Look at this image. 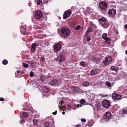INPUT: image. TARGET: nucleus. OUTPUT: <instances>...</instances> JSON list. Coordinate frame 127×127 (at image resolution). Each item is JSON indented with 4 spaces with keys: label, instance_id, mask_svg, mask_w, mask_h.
<instances>
[{
    "label": "nucleus",
    "instance_id": "f257e3e1",
    "mask_svg": "<svg viewBox=\"0 0 127 127\" xmlns=\"http://www.w3.org/2000/svg\"><path fill=\"white\" fill-rule=\"evenodd\" d=\"M70 32V30L67 28H63L61 30L62 35L64 37L69 36Z\"/></svg>",
    "mask_w": 127,
    "mask_h": 127
},
{
    "label": "nucleus",
    "instance_id": "f03ea898",
    "mask_svg": "<svg viewBox=\"0 0 127 127\" xmlns=\"http://www.w3.org/2000/svg\"><path fill=\"white\" fill-rule=\"evenodd\" d=\"M100 24L105 28H107L108 25V24L105 21V18H102L100 20Z\"/></svg>",
    "mask_w": 127,
    "mask_h": 127
},
{
    "label": "nucleus",
    "instance_id": "7ed1b4c3",
    "mask_svg": "<svg viewBox=\"0 0 127 127\" xmlns=\"http://www.w3.org/2000/svg\"><path fill=\"white\" fill-rule=\"evenodd\" d=\"M102 37L103 39L105 40V43L109 44L110 43V40L109 38L107 37V34L106 33H104L102 35Z\"/></svg>",
    "mask_w": 127,
    "mask_h": 127
},
{
    "label": "nucleus",
    "instance_id": "20e7f679",
    "mask_svg": "<svg viewBox=\"0 0 127 127\" xmlns=\"http://www.w3.org/2000/svg\"><path fill=\"white\" fill-rule=\"evenodd\" d=\"M112 60L111 57H108L105 58L103 62V63L105 65L111 63Z\"/></svg>",
    "mask_w": 127,
    "mask_h": 127
},
{
    "label": "nucleus",
    "instance_id": "39448f33",
    "mask_svg": "<svg viewBox=\"0 0 127 127\" xmlns=\"http://www.w3.org/2000/svg\"><path fill=\"white\" fill-rule=\"evenodd\" d=\"M99 5L100 8L103 10H105L107 7L106 3L103 1L99 3Z\"/></svg>",
    "mask_w": 127,
    "mask_h": 127
},
{
    "label": "nucleus",
    "instance_id": "423d86ee",
    "mask_svg": "<svg viewBox=\"0 0 127 127\" xmlns=\"http://www.w3.org/2000/svg\"><path fill=\"white\" fill-rule=\"evenodd\" d=\"M61 48V46L60 43L56 44L54 47V50L55 52H57L60 51Z\"/></svg>",
    "mask_w": 127,
    "mask_h": 127
},
{
    "label": "nucleus",
    "instance_id": "0eeeda50",
    "mask_svg": "<svg viewBox=\"0 0 127 127\" xmlns=\"http://www.w3.org/2000/svg\"><path fill=\"white\" fill-rule=\"evenodd\" d=\"M111 114L110 112H106L105 113L103 118L106 120L110 119L111 117Z\"/></svg>",
    "mask_w": 127,
    "mask_h": 127
},
{
    "label": "nucleus",
    "instance_id": "6e6552de",
    "mask_svg": "<svg viewBox=\"0 0 127 127\" xmlns=\"http://www.w3.org/2000/svg\"><path fill=\"white\" fill-rule=\"evenodd\" d=\"M71 14V10H70L65 11L63 16L64 18L66 19L69 17Z\"/></svg>",
    "mask_w": 127,
    "mask_h": 127
},
{
    "label": "nucleus",
    "instance_id": "1a4fd4ad",
    "mask_svg": "<svg viewBox=\"0 0 127 127\" xmlns=\"http://www.w3.org/2000/svg\"><path fill=\"white\" fill-rule=\"evenodd\" d=\"M42 13L40 11H37L35 13V17L38 19H39L41 18L42 16Z\"/></svg>",
    "mask_w": 127,
    "mask_h": 127
},
{
    "label": "nucleus",
    "instance_id": "9d476101",
    "mask_svg": "<svg viewBox=\"0 0 127 127\" xmlns=\"http://www.w3.org/2000/svg\"><path fill=\"white\" fill-rule=\"evenodd\" d=\"M102 103L104 107L106 108H108L110 105V102L108 100H104L102 102Z\"/></svg>",
    "mask_w": 127,
    "mask_h": 127
},
{
    "label": "nucleus",
    "instance_id": "9b49d317",
    "mask_svg": "<svg viewBox=\"0 0 127 127\" xmlns=\"http://www.w3.org/2000/svg\"><path fill=\"white\" fill-rule=\"evenodd\" d=\"M116 13V10L113 9H111L109 10L108 12V14L111 16L114 15Z\"/></svg>",
    "mask_w": 127,
    "mask_h": 127
},
{
    "label": "nucleus",
    "instance_id": "f8f14e48",
    "mask_svg": "<svg viewBox=\"0 0 127 127\" xmlns=\"http://www.w3.org/2000/svg\"><path fill=\"white\" fill-rule=\"evenodd\" d=\"M112 97L113 98L117 100H119L120 99L121 97L120 95L114 93H113L112 94Z\"/></svg>",
    "mask_w": 127,
    "mask_h": 127
},
{
    "label": "nucleus",
    "instance_id": "ddd939ff",
    "mask_svg": "<svg viewBox=\"0 0 127 127\" xmlns=\"http://www.w3.org/2000/svg\"><path fill=\"white\" fill-rule=\"evenodd\" d=\"M59 83V81L58 80H54L51 81L49 83V84L53 85L57 84Z\"/></svg>",
    "mask_w": 127,
    "mask_h": 127
},
{
    "label": "nucleus",
    "instance_id": "4468645a",
    "mask_svg": "<svg viewBox=\"0 0 127 127\" xmlns=\"http://www.w3.org/2000/svg\"><path fill=\"white\" fill-rule=\"evenodd\" d=\"M58 59L60 62H63L65 60V58L63 56H59L58 57Z\"/></svg>",
    "mask_w": 127,
    "mask_h": 127
},
{
    "label": "nucleus",
    "instance_id": "2eb2a0df",
    "mask_svg": "<svg viewBox=\"0 0 127 127\" xmlns=\"http://www.w3.org/2000/svg\"><path fill=\"white\" fill-rule=\"evenodd\" d=\"M98 73V70L96 69L92 70L90 72L91 75H93L97 74Z\"/></svg>",
    "mask_w": 127,
    "mask_h": 127
},
{
    "label": "nucleus",
    "instance_id": "dca6fc26",
    "mask_svg": "<svg viewBox=\"0 0 127 127\" xmlns=\"http://www.w3.org/2000/svg\"><path fill=\"white\" fill-rule=\"evenodd\" d=\"M37 45L35 43H33L31 46V50L32 52H34L35 50V48Z\"/></svg>",
    "mask_w": 127,
    "mask_h": 127
},
{
    "label": "nucleus",
    "instance_id": "f3484780",
    "mask_svg": "<svg viewBox=\"0 0 127 127\" xmlns=\"http://www.w3.org/2000/svg\"><path fill=\"white\" fill-rule=\"evenodd\" d=\"M49 88L47 86H45L43 89V91L44 92L47 93L49 91Z\"/></svg>",
    "mask_w": 127,
    "mask_h": 127
},
{
    "label": "nucleus",
    "instance_id": "a211bd4d",
    "mask_svg": "<svg viewBox=\"0 0 127 127\" xmlns=\"http://www.w3.org/2000/svg\"><path fill=\"white\" fill-rule=\"evenodd\" d=\"M93 61H94L97 63L100 62L101 61L100 59L99 58H93Z\"/></svg>",
    "mask_w": 127,
    "mask_h": 127
},
{
    "label": "nucleus",
    "instance_id": "6ab92c4d",
    "mask_svg": "<svg viewBox=\"0 0 127 127\" xmlns=\"http://www.w3.org/2000/svg\"><path fill=\"white\" fill-rule=\"evenodd\" d=\"M67 106L68 108V110H73L74 111L75 110L74 108L71 105L69 104L67 105Z\"/></svg>",
    "mask_w": 127,
    "mask_h": 127
},
{
    "label": "nucleus",
    "instance_id": "aec40b11",
    "mask_svg": "<svg viewBox=\"0 0 127 127\" xmlns=\"http://www.w3.org/2000/svg\"><path fill=\"white\" fill-rule=\"evenodd\" d=\"M28 64H30V66L31 67H32L34 64V63L33 62L31 61H27V62Z\"/></svg>",
    "mask_w": 127,
    "mask_h": 127
},
{
    "label": "nucleus",
    "instance_id": "412c9836",
    "mask_svg": "<svg viewBox=\"0 0 127 127\" xmlns=\"http://www.w3.org/2000/svg\"><path fill=\"white\" fill-rule=\"evenodd\" d=\"M123 114H127V108H123L122 110Z\"/></svg>",
    "mask_w": 127,
    "mask_h": 127
},
{
    "label": "nucleus",
    "instance_id": "4be33fe9",
    "mask_svg": "<svg viewBox=\"0 0 127 127\" xmlns=\"http://www.w3.org/2000/svg\"><path fill=\"white\" fill-rule=\"evenodd\" d=\"M93 10L90 7H87V11L88 13L89 14L91 13L92 12Z\"/></svg>",
    "mask_w": 127,
    "mask_h": 127
},
{
    "label": "nucleus",
    "instance_id": "5701e85b",
    "mask_svg": "<svg viewBox=\"0 0 127 127\" xmlns=\"http://www.w3.org/2000/svg\"><path fill=\"white\" fill-rule=\"evenodd\" d=\"M92 31V29L90 28H89L87 29V30L86 32L85 36H87V34L89 32Z\"/></svg>",
    "mask_w": 127,
    "mask_h": 127
},
{
    "label": "nucleus",
    "instance_id": "b1692460",
    "mask_svg": "<svg viewBox=\"0 0 127 127\" xmlns=\"http://www.w3.org/2000/svg\"><path fill=\"white\" fill-rule=\"evenodd\" d=\"M83 85L84 86L86 87L89 85V83L87 81H85L83 83Z\"/></svg>",
    "mask_w": 127,
    "mask_h": 127
},
{
    "label": "nucleus",
    "instance_id": "393cba45",
    "mask_svg": "<svg viewBox=\"0 0 127 127\" xmlns=\"http://www.w3.org/2000/svg\"><path fill=\"white\" fill-rule=\"evenodd\" d=\"M105 84L107 86L109 87H110L111 86V84L109 81H106L105 83Z\"/></svg>",
    "mask_w": 127,
    "mask_h": 127
},
{
    "label": "nucleus",
    "instance_id": "a878e982",
    "mask_svg": "<svg viewBox=\"0 0 127 127\" xmlns=\"http://www.w3.org/2000/svg\"><path fill=\"white\" fill-rule=\"evenodd\" d=\"M28 115V114L27 112H24L22 113V116L24 117H26Z\"/></svg>",
    "mask_w": 127,
    "mask_h": 127
},
{
    "label": "nucleus",
    "instance_id": "bb28decb",
    "mask_svg": "<svg viewBox=\"0 0 127 127\" xmlns=\"http://www.w3.org/2000/svg\"><path fill=\"white\" fill-rule=\"evenodd\" d=\"M8 63V61L6 60H4L2 62L3 64L4 65Z\"/></svg>",
    "mask_w": 127,
    "mask_h": 127
},
{
    "label": "nucleus",
    "instance_id": "cd10ccee",
    "mask_svg": "<svg viewBox=\"0 0 127 127\" xmlns=\"http://www.w3.org/2000/svg\"><path fill=\"white\" fill-rule=\"evenodd\" d=\"M80 64L81 65L83 66H85L86 65V63L83 61L81 62L80 63Z\"/></svg>",
    "mask_w": 127,
    "mask_h": 127
},
{
    "label": "nucleus",
    "instance_id": "c85d7f7f",
    "mask_svg": "<svg viewBox=\"0 0 127 127\" xmlns=\"http://www.w3.org/2000/svg\"><path fill=\"white\" fill-rule=\"evenodd\" d=\"M23 66L25 68H27L28 67V65L26 63H23Z\"/></svg>",
    "mask_w": 127,
    "mask_h": 127
},
{
    "label": "nucleus",
    "instance_id": "c756f323",
    "mask_svg": "<svg viewBox=\"0 0 127 127\" xmlns=\"http://www.w3.org/2000/svg\"><path fill=\"white\" fill-rule=\"evenodd\" d=\"M85 100L83 99H82L80 101V103L81 104H83L85 102Z\"/></svg>",
    "mask_w": 127,
    "mask_h": 127
},
{
    "label": "nucleus",
    "instance_id": "7c9ffc66",
    "mask_svg": "<svg viewBox=\"0 0 127 127\" xmlns=\"http://www.w3.org/2000/svg\"><path fill=\"white\" fill-rule=\"evenodd\" d=\"M81 26H80L78 25L75 27V29L76 30H78L80 28Z\"/></svg>",
    "mask_w": 127,
    "mask_h": 127
},
{
    "label": "nucleus",
    "instance_id": "2f4dec72",
    "mask_svg": "<svg viewBox=\"0 0 127 127\" xmlns=\"http://www.w3.org/2000/svg\"><path fill=\"white\" fill-rule=\"evenodd\" d=\"M49 122L47 121L45 123V125L46 127H48L49 125Z\"/></svg>",
    "mask_w": 127,
    "mask_h": 127
},
{
    "label": "nucleus",
    "instance_id": "473e14b6",
    "mask_svg": "<svg viewBox=\"0 0 127 127\" xmlns=\"http://www.w3.org/2000/svg\"><path fill=\"white\" fill-rule=\"evenodd\" d=\"M30 75L31 77H32L34 75V73L32 71H31L30 72Z\"/></svg>",
    "mask_w": 127,
    "mask_h": 127
},
{
    "label": "nucleus",
    "instance_id": "72a5a7b5",
    "mask_svg": "<svg viewBox=\"0 0 127 127\" xmlns=\"http://www.w3.org/2000/svg\"><path fill=\"white\" fill-rule=\"evenodd\" d=\"M74 88L75 90V92H79V91H78V90H77V91L76 90H79V88L78 87H74Z\"/></svg>",
    "mask_w": 127,
    "mask_h": 127
},
{
    "label": "nucleus",
    "instance_id": "f704fd0d",
    "mask_svg": "<svg viewBox=\"0 0 127 127\" xmlns=\"http://www.w3.org/2000/svg\"><path fill=\"white\" fill-rule=\"evenodd\" d=\"M37 4L39 5L42 2V1H41L40 0H37Z\"/></svg>",
    "mask_w": 127,
    "mask_h": 127
},
{
    "label": "nucleus",
    "instance_id": "c9c22d12",
    "mask_svg": "<svg viewBox=\"0 0 127 127\" xmlns=\"http://www.w3.org/2000/svg\"><path fill=\"white\" fill-rule=\"evenodd\" d=\"M75 23L74 22H72L71 24V26L72 27H73L75 25Z\"/></svg>",
    "mask_w": 127,
    "mask_h": 127
},
{
    "label": "nucleus",
    "instance_id": "e433bc0d",
    "mask_svg": "<svg viewBox=\"0 0 127 127\" xmlns=\"http://www.w3.org/2000/svg\"><path fill=\"white\" fill-rule=\"evenodd\" d=\"M21 27L23 29H24V30H25L26 29V26L25 25H21Z\"/></svg>",
    "mask_w": 127,
    "mask_h": 127
},
{
    "label": "nucleus",
    "instance_id": "4c0bfd02",
    "mask_svg": "<svg viewBox=\"0 0 127 127\" xmlns=\"http://www.w3.org/2000/svg\"><path fill=\"white\" fill-rule=\"evenodd\" d=\"M40 60L42 62L45 61L44 58L43 57H41L40 59Z\"/></svg>",
    "mask_w": 127,
    "mask_h": 127
},
{
    "label": "nucleus",
    "instance_id": "58836bf2",
    "mask_svg": "<svg viewBox=\"0 0 127 127\" xmlns=\"http://www.w3.org/2000/svg\"><path fill=\"white\" fill-rule=\"evenodd\" d=\"M76 106H77V107L78 108H79V107H81L82 105L81 104H77L76 105Z\"/></svg>",
    "mask_w": 127,
    "mask_h": 127
},
{
    "label": "nucleus",
    "instance_id": "ea45409f",
    "mask_svg": "<svg viewBox=\"0 0 127 127\" xmlns=\"http://www.w3.org/2000/svg\"><path fill=\"white\" fill-rule=\"evenodd\" d=\"M17 73H20L21 74H22L23 73V72L22 71H20L19 70H17Z\"/></svg>",
    "mask_w": 127,
    "mask_h": 127
},
{
    "label": "nucleus",
    "instance_id": "a19ab883",
    "mask_svg": "<svg viewBox=\"0 0 127 127\" xmlns=\"http://www.w3.org/2000/svg\"><path fill=\"white\" fill-rule=\"evenodd\" d=\"M81 121L82 122H86V120L84 119H81Z\"/></svg>",
    "mask_w": 127,
    "mask_h": 127
},
{
    "label": "nucleus",
    "instance_id": "79ce46f5",
    "mask_svg": "<svg viewBox=\"0 0 127 127\" xmlns=\"http://www.w3.org/2000/svg\"><path fill=\"white\" fill-rule=\"evenodd\" d=\"M64 103V101L63 100H61L60 102H59V104L61 105H62V104L63 103Z\"/></svg>",
    "mask_w": 127,
    "mask_h": 127
},
{
    "label": "nucleus",
    "instance_id": "37998d69",
    "mask_svg": "<svg viewBox=\"0 0 127 127\" xmlns=\"http://www.w3.org/2000/svg\"><path fill=\"white\" fill-rule=\"evenodd\" d=\"M5 100L3 98H0V101H3Z\"/></svg>",
    "mask_w": 127,
    "mask_h": 127
},
{
    "label": "nucleus",
    "instance_id": "c03bdc74",
    "mask_svg": "<svg viewBox=\"0 0 127 127\" xmlns=\"http://www.w3.org/2000/svg\"><path fill=\"white\" fill-rule=\"evenodd\" d=\"M90 40V37H87V40L88 41H89Z\"/></svg>",
    "mask_w": 127,
    "mask_h": 127
},
{
    "label": "nucleus",
    "instance_id": "a18cd8bd",
    "mask_svg": "<svg viewBox=\"0 0 127 127\" xmlns=\"http://www.w3.org/2000/svg\"><path fill=\"white\" fill-rule=\"evenodd\" d=\"M57 112V111H56L54 112L52 114H55V115Z\"/></svg>",
    "mask_w": 127,
    "mask_h": 127
},
{
    "label": "nucleus",
    "instance_id": "49530a36",
    "mask_svg": "<svg viewBox=\"0 0 127 127\" xmlns=\"http://www.w3.org/2000/svg\"><path fill=\"white\" fill-rule=\"evenodd\" d=\"M125 27L126 29H127V24L125 25Z\"/></svg>",
    "mask_w": 127,
    "mask_h": 127
},
{
    "label": "nucleus",
    "instance_id": "de8ad7c7",
    "mask_svg": "<svg viewBox=\"0 0 127 127\" xmlns=\"http://www.w3.org/2000/svg\"><path fill=\"white\" fill-rule=\"evenodd\" d=\"M28 32H27L26 33H24L23 34L24 35H26V34H28Z\"/></svg>",
    "mask_w": 127,
    "mask_h": 127
},
{
    "label": "nucleus",
    "instance_id": "09e8293b",
    "mask_svg": "<svg viewBox=\"0 0 127 127\" xmlns=\"http://www.w3.org/2000/svg\"><path fill=\"white\" fill-rule=\"evenodd\" d=\"M23 121L22 120H21L20 121V123H22L23 122Z\"/></svg>",
    "mask_w": 127,
    "mask_h": 127
},
{
    "label": "nucleus",
    "instance_id": "8fccbe9b",
    "mask_svg": "<svg viewBox=\"0 0 127 127\" xmlns=\"http://www.w3.org/2000/svg\"><path fill=\"white\" fill-rule=\"evenodd\" d=\"M33 122L35 124V125L36 124V121H35L34 120H33Z\"/></svg>",
    "mask_w": 127,
    "mask_h": 127
},
{
    "label": "nucleus",
    "instance_id": "3c124183",
    "mask_svg": "<svg viewBox=\"0 0 127 127\" xmlns=\"http://www.w3.org/2000/svg\"><path fill=\"white\" fill-rule=\"evenodd\" d=\"M114 66H112L111 67V69L112 70H113V69L114 68Z\"/></svg>",
    "mask_w": 127,
    "mask_h": 127
},
{
    "label": "nucleus",
    "instance_id": "603ef678",
    "mask_svg": "<svg viewBox=\"0 0 127 127\" xmlns=\"http://www.w3.org/2000/svg\"><path fill=\"white\" fill-rule=\"evenodd\" d=\"M59 108L60 109H62L63 108V107L62 106H59Z\"/></svg>",
    "mask_w": 127,
    "mask_h": 127
},
{
    "label": "nucleus",
    "instance_id": "864d4df0",
    "mask_svg": "<svg viewBox=\"0 0 127 127\" xmlns=\"http://www.w3.org/2000/svg\"><path fill=\"white\" fill-rule=\"evenodd\" d=\"M62 113L63 115H64L65 114V112H64L63 111Z\"/></svg>",
    "mask_w": 127,
    "mask_h": 127
},
{
    "label": "nucleus",
    "instance_id": "5fc2aeb1",
    "mask_svg": "<svg viewBox=\"0 0 127 127\" xmlns=\"http://www.w3.org/2000/svg\"><path fill=\"white\" fill-rule=\"evenodd\" d=\"M125 53L127 55V51H126Z\"/></svg>",
    "mask_w": 127,
    "mask_h": 127
},
{
    "label": "nucleus",
    "instance_id": "6e6d98bb",
    "mask_svg": "<svg viewBox=\"0 0 127 127\" xmlns=\"http://www.w3.org/2000/svg\"><path fill=\"white\" fill-rule=\"evenodd\" d=\"M80 127V126H79V127H78V126H76V127Z\"/></svg>",
    "mask_w": 127,
    "mask_h": 127
},
{
    "label": "nucleus",
    "instance_id": "4d7b16f0",
    "mask_svg": "<svg viewBox=\"0 0 127 127\" xmlns=\"http://www.w3.org/2000/svg\"><path fill=\"white\" fill-rule=\"evenodd\" d=\"M105 96H102V97H104Z\"/></svg>",
    "mask_w": 127,
    "mask_h": 127
},
{
    "label": "nucleus",
    "instance_id": "13d9d810",
    "mask_svg": "<svg viewBox=\"0 0 127 127\" xmlns=\"http://www.w3.org/2000/svg\"><path fill=\"white\" fill-rule=\"evenodd\" d=\"M47 3V2H46V3Z\"/></svg>",
    "mask_w": 127,
    "mask_h": 127
}]
</instances>
